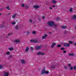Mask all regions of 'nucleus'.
<instances>
[{"mask_svg":"<svg viewBox=\"0 0 76 76\" xmlns=\"http://www.w3.org/2000/svg\"><path fill=\"white\" fill-rule=\"evenodd\" d=\"M48 74L49 73V72L48 71H46L45 69L44 68L43 70H42L41 72V74L42 75H44V74Z\"/></svg>","mask_w":76,"mask_h":76,"instance_id":"obj_1","label":"nucleus"},{"mask_svg":"<svg viewBox=\"0 0 76 76\" xmlns=\"http://www.w3.org/2000/svg\"><path fill=\"white\" fill-rule=\"evenodd\" d=\"M48 24L50 26H53L54 25V23L53 21H49L48 22Z\"/></svg>","mask_w":76,"mask_h":76,"instance_id":"obj_2","label":"nucleus"},{"mask_svg":"<svg viewBox=\"0 0 76 76\" xmlns=\"http://www.w3.org/2000/svg\"><path fill=\"white\" fill-rule=\"evenodd\" d=\"M63 46L65 47H68L70 46V43H65L63 44Z\"/></svg>","mask_w":76,"mask_h":76,"instance_id":"obj_3","label":"nucleus"},{"mask_svg":"<svg viewBox=\"0 0 76 76\" xmlns=\"http://www.w3.org/2000/svg\"><path fill=\"white\" fill-rule=\"evenodd\" d=\"M45 54V53H42L41 52H39L37 53V55H41L42 56H43Z\"/></svg>","mask_w":76,"mask_h":76,"instance_id":"obj_4","label":"nucleus"},{"mask_svg":"<svg viewBox=\"0 0 76 76\" xmlns=\"http://www.w3.org/2000/svg\"><path fill=\"white\" fill-rule=\"evenodd\" d=\"M30 42H34L35 43H37V42H38V41L36 39L31 40H30Z\"/></svg>","mask_w":76,"mask_h":76,"instance_id":"obj_5","label":"nucleus"},{"mask_svg":"<svg viewBox=\"0 0 76 76\" xmlns=\"http://www.w3.org/2000/svg\"><path fill=\"white\" fill-rule=\"evenodd\" d=\"M48 37V35H47V34H45L43 36H42V39H46V38Z\"/></svg>","mask_w":76,"mask_h":76,"instance_id":"obj_6","label":"nucleus"},{"mask_svg":"<svg viewBox=\"0 0 76 76\" xmlns=\"http://www.w3.org/2000/svg\"><path fill=\"white\" fill-rule=\"evenodd\" d=\"M42 47V46H36V50H39L40 48H41V47Z\"/></svg>","mask_w":76,"mask_h":76,"instance_id":"obj_7","label":"nucleus"},{"mask_svg":"<svg viewBox=\"0 0 76 76\" xmlns=\"http://www.w3.org/2000/svg\"><path fill=\"white\" fill-rule=\"evenodd\" d=\"M56 43H53L51 45V48H53L54 46H56Z\"/></svg>","mask_w":76,"mask_h":76,"instance_id":"obj_8","label":"nucleus"},{"mask_svg":"<svg viewBox=\"0 0 76 76\" xmlns=\"http://www.w3.org/2000/svg\"><path fill=\"white\" fill-rule=\"evenodd\" d=\"M4 76H9V73L7 72H4Z\"/></svg>","mask_w":76,"mask_h":76,"instance_id":"obj_9","label":"nucleus"},{"mask_svg":"<svg viewBox=\"0 0 76 76\" xmlns=\"http://www.w3.org/2000/svg\"><path fill=\"white\" fill-rule=\"evenodd\" d=\"M33 7L35 9H38L39 7V6L38 5H34L33 6Z\"/></svg>","mask_w":76,"mask_h":76,"instance_id":"obj_10","label":"nucleus"},{"mask_svg":"<svg viewBox=\"0 0 76 76\" xmlns=\"http://www.w3.org/2000/svg\"><path fill=\"white\" fill-rule=\"evenodd\" d=\"M29 47H26V48L25 50V52H27V51H29Z\"/></svg>","mask_w":76,"mask_h":76,"instance_id":"obj_11","label":"nucleus"},{"mask_svg":"<svg viewBox=\"0 0 76 76\" xmlns=\"http://www.w3.org/2000/svg\"><path fill=\"white\" fill-rule=\"evenodd\" d=\"M16 16V14H14L12 16V18H15Z\"/></svg>","mask_w":76,"mask_h":76,"instance_id":"obj_12","label":"nucleus"},{"mask_svg":"<svg viewBox=\"0 0 76 76\" xmlns=\"http://www.w3.org/2000/svg\"><path fill=\"white\" fill-rule=\"evenodd\" d=\"M67 28V26H61V28L62 29H65Z\"/></svg>","mask_w":76,"mask_h":76,"instance_id":"obj_13","label":"nucleus"},{"mask_svg":"<svg viewBox=\"0 0 76 76\" xmlns=\"http://www.w3.org/2000/svg\"><path fill=\"white\" fill-rule=\"evenodd\" d=\"M15 42L16 43H18V42H20V40L18 39L15 40Z\"/></svg>","mask_w":76,"mask_h":76,"instance_id":"obj_14","label":"nucleus"},{"mask_svg":"<svg viewBox=\"0 0 76 76\" xmlns=\"http://www.w3.org/2000/svg\"><path fill=\"white\" fill-rule=\"evenodd\" d=\"M52 2L54 4H56V3H57V1H56L55 0H53L52 1Z\"/></svg>","mask_w":76,"mask_h":76,"instance_id":"obj_15","label":"nucleus"},{"mask_svg":"<svg viewBox=\"0 0 76 76\" xmlns=\"http://www.w3.org/2000/svg\"><path fill=\"white\" fill-rule=\"evenodd\" d=\"M6 54L7 55H10V52L8 51L6 52Z\"/></svg>","mask_w":76,"mask_h":76,"instance_id":"obj_16","label":"nucleus"},{"mask_svg":"<svg viewBox=\"0 0 76 76\" xmlns=\"http://www.w3.org/2000/svg\"><path fill=\"white\" fill-rule=\"evenodd\" d=\"M73 19H76V15L73 16Z\"/></svg>","mask_w":76,"mask_h":76,"instance_id":"obj_17","label":"nucleus"},{"mask_svg":"<svg viewBox=\"0 0 76 76\" xmlns=\"http://www.w3.org/2000/svg\"><path fill=\"white\" fill-rule=\"evenodd\" d=\"M8 49L10 50V51H13V48H9Z\"/></svg>","mask_w":76,"mask_h":76,"instance_id":"obj_18","label":"nucleus"},{"mask_svg":"<svg viewBox=\"0 0 76 76\" xmlns=\"http://www.w3.org/2000/svg\"><path fill=\"white\" fill-rule=\"evenodd\" d=\"M69 56H73L74 55V54L73 53H69L68 54Z\"/></svg>","mask_w":76,"mask_h":76,"instance_id":"obj_19","label":"nucleus"},{"mask_svg":"<svg viewBox=\"0 0 76 76\" xmlns=\"http://www.w3.org/2000/svg\"><path fill=\"white\" fill-rule=\"evenodd\" d=\"M6 9H8L9 10H11L9 8V6H7V7H6Z\"/></svg>","mask_w":76,"mask_h":76,"instance_id":"obj_20","label":"nucleus"},{"mask_svg":"<svg viewBox=\"0 0 76 76\" xmlns=\"http://www.w3.org/2000/svg\"><path fill=\"white\" fill-rule=\"evenodd\" d=\"M56 66L55 65H52L51 66L52 68L53 69H54L55 67H56Z\"/></svg>","mask_w":76,"mask_h":76,"instance_id":"obj_21","label":"nucleus"},{"mask_svg":"<svg viewBox=\"0 0 76 76\" xmlns=\"http://www.w3.org/2000/svg\"><path fill=\"white\" fill-rule=\"evenodd\" d=\"M13 56V55H10L9 56V57L8 58L9 59L12 58V56Z\"/></svg>","mask_w":76,"mask_h":76,"instance_id":"obj_22","label":"nucleus"},{"mask_svg":"<svg viewBox=\"0 0 76 76\" xmlns=\"http://www.w3.org/2000/svg\"><path fill=\"white\" fill-rule=\"evenodd\" d=\"M69 11L70 12H73V10H72V8H71L70 9Z\"/></svg>","mask_w":76,"mask_h":76,"instance_id":"obj_23","label":"nucleus"},{"mask_svg":"<svg viewBox=\"0 0 76 76\" xmlns=\"http://www.w3.org/2000/svg\"><path fill=\"white\" fill-rule=\"evenodd\" d=\"M69 69L71 70H73V67L72 66H71L70 68Z\"/></svg>","mask_w":76,"mask_h":76,"instance_id":"obj_24","label":"nucleus"},{"mask_svg":"<svg viewBox=\"0 0 76 76\" xmlns=\"http://www.w3.org/2000/svg\"><path fill=\"white\" fill-rule=\"evenodd\" d=\"M21 62L23 63V64H24V63H25V60H22L21 61Z\"/></svg>","mask_w":76,"mask_h":76,"instance_id":"obj_25","label":"nucleus"},{"mask_svg":"<svg viewBox=\"0 0 76 76\" xmlns=\"http://www.w3.org/2000/svg\"><path fill=\"white\" fill-rule=\"evenodd\" d=\"M73 42H72V41H69V44H72L73 43Z\"/></svg>","mask_w":76,"mask_h":76,"instance_id":"obj_26","label":"nucleus"},{"mask_svg":"<svg viewBox=\"0 0 76 76\" xmlns=\"http://www.w3.org/2000/svg\"><path fill=\"white\" fill-rule=\"evenodd\" d=\"M18 28H19V27L18 26H16L15 27V29H18Z\"/></svg>","mask_w":76,"mask_h":76,"instance_id":"obj_27","label":"nucleus"},{"mask_svg":"<svg viewBox=\"0 0 76 76\" xmlns=\"http://www.w3.org/2000/svg\"><path fill=\"white\" fill-rule=\"evenodd\" d=\"M3 68V65H0V69H1Z\"/></svg>","mask_w":76,"mask_h":76,"instance_id":"obj_28","label":"nucleus"},{"mask_svg":"<svg viewBox=\"0 0 76 76\" xmlns=\"http://www.w3.org/2000/svg\"><path fill=\"white\" fill-rule=\"evenodd\" d=\"M61 45H57V47H61Z\"/></svg>","mask_w":76,"mask_h":76,"instance_id":"obj_29","label":"nucleus"},{"mask_svg":"<svg viewBox=\"0 0 76 76\" xmlns=\"http://www.w3.org/2000/svg\"><path fill=\"white\" fill-rule=\"evenodd\" d=\"M64 48H63V47H62V48H61V50H64Z\"/></svg>","mask_w":76,"mask_h":76,"instance_id":"obj_30","label":"nucleus"},{"mask_svg":"<svg viewBox=\"0 0 76 76\" xmlns=\"http://www.w3.org/2000/svg\"><path fill=\"white\" fill-rule=\"evenodd\" d=\"M12 25H15V24H16V22H13L12 23Z\"/></svg>","mask_w":76,"mask_h":76,"instance_id":"obj_31","label":"nucleus"},{"mask_svg":"<svg viewBox=\"0 0 76 76\" xmlns=\"http://www.w3.org/2000/svg\"><path fill=\"white\" fill-rule=\"evenodd\" d=\"M30 49L31 51H32V50H34V49H33V47H30Z\"/></svg>","mask_w":76,"mask_h":76,"instance_id":"obj_32","label":"nucleus"},{"mask_svg":"<svg viewBox=\"0 0 76 76\" xmlns=\"http://www.w3.org/2000/svg\"><path fill=\"white\" fill-rule=\"evenodd\" d=\"M60 18H57L56 19V20H60Z\"/></svg>","mask_w":76,"mask_h":76,"instance_id":"obj_33","label":"nucleus"},{"mask_svg":"<svg viewBox=\"0 0 76 76\" xmlns=\"http://www.w3.org/2000/svg\"><path fill=\"white\" fill-rule=\"evenodd\" d=\"M74 70H76V66H74Z\"/></svg>","mask_w":76,"mask_h":76,"instance_id":"obj_34","label":"nucleus"},{"mask_svg":"<svg viewBox=\"0 0 76 76\" xmlns=\"http://www.w3.org/2000/svg\"><path fill=\"white\" fill-rule=\"evenodd\" d=\"M32 33L33 34H35V31H33L32 32Z\"/></svg>","mask_w":76,"mask_h":76,"instance_id":"obj_35","label":"nucleus"},{"mask_svg":"<svg viewBox=\"0 0 76 76\" xmlns=\"http://www.w3.org/2000/svg\"><path fill=\"white\" fill-rule=\"evenodd\" d=\"M64 69H67V66H64Z\"/></svg>","mask_w":76,"mask_h":76,"instance_id":"obj_36","label":"nucleus"},{"mask_svg":"<svg viewBox=\"0 0 76 76\" xmlns=\"http://www.w3.org/2000/svg\"><path fill=\"white\" fill-rule=\"evenodd\" d=\"M21 6L22 7H24V6H25V4H21Z\"/></svg>","mask_w":76,"mask_h":76,"instance_id":"obj_37","label":"nucleus"},{"mask_svg":"<svg viewBox=\"0 0 76 76\" xmlns=\"http://www.w3.org/2000/svg\"><path fill=\"white\" fill-rule=\"evenodd\" d=\"M3 10V8H0V11H2Z\"/></svg>","mask_w":76,"mask_h":76,"instance_id":"obj_38","label":"nucleus"},{"mask_svg":"<svg viewBox=\"0 0 76 76\" xmlns=\"http://www.w3.org/2000/svg\"><path fill=\"white\" fill-rule=\"evenodd\" d=\"M54 27H57V25L55 24L53 25Z\"/></svg>","mask_w":76,"mask_h":76,"instance_id":"obj_39","label":"nucleus"},{"mask_svg":"<svg viewBox=\"0 0 76 76\" xmlns=\"http://www.w3.org/2000/svg\"><path fill=\"white\" fill-rule=\"evenodd\" d=\"M29 21L30 22H32V20L30 19L29 20Z\"/></svg>","mask_w":76,"mask_h":76,"instance_id":"obj_40","label":"nucleus"},{"mask_svg":"<svg viewBox=\"0 0 76 76\" xmlns=\"http://www.w3.org/2000/svg\"><path fill=\"white\" fill-rule=\"evenodd\" d=\"M68 66H69V67L71 66V64H68Z\"/></svg>","mask_w":76,"mask_h":76,"instance_id":"obj_41","label":"nucleus"},{"mask_svg":"<svg viewBox=\"0 0 76 76\" xmlns=\"http://www.w3.org/2000/svg\"><path fill=\"white\" fill-rule=\"evenodd\" d=\"M42 19H45V17L44 16H43L42 18Z\"/></svg>","mask_w":76,"mask_h":76,"instance_id":"obj_42","label":"nucleus"},{"mask_svg":"<svg viewBox=\"0 0 76 76\" xmlns=\"http://www.w3.org/2000/svg\"><path fill=\"white\" fill-rule=\"evenodd\" d=\"M29 34V32L27 31V34Z\"/></svg>","mask_w":76,"mask_h":76,"instance_id":"obj_43","label":"nucleus"},{"mask_svg":"<svg viewBox=\"0 0 76 76\" xmlns=\"http://www.w3.org/2000/svg\"><path fill=\"white\" fill-rule=\"evenodd\" d=\"M63 52L64 53H66V51H63Z\"/></svg>","mask_w":76,"mask_h":76,"instance_id":"obj_44","label":"nucleus"},{"mask_svg":"<svg viewBox=\"0 0 76 76\" xmlns=\"http://www.w3.org/2000/svg\"><path fill=\"white\" fill-rule=\"evenodd\" d=\"M56 7V6L54 5H53V7Z\"/></svg>","mask_w":76,"mask_h":76,"instance_id":"obj_45","label":"nucleus"},{"mask_svg":"<svg viewBox=\"0 0 76 76\" xmlns=\"http://www.w3.org/2000/svg\"><path fill=\"white\" fill-rule=\"evenodd\" d=\"M39 21H41V19L40 18H39Z\"/></svg>","mask_w":76,"mask_h":76,"instance_id":"obj_46","label":"nucleus"},{"mask_svg":"<svg viewBox=\"0 0 76 76\" xmlns=\"http://www.w3.org/2000/svg\"><path fill=\"white\" fill-rule=\"evenodd\" d=\"M10 34H8V36H10Z\"/></svg>","mask_w":76,"mask_h":76,"instance_id":"obj_47","label":"nucleus"},{"mask_svg":"<svg viewBox=\"0 0 76 76\" xmlns=\"http://www.w3.org/2000/svg\"><path fill=\"white\" fill-rule=\"evenodd\" d=\"M75 45H76V43L74 44Z\"/></svg>","mask_w":76,"mask_h":76,"instance_id":"obj_48","label":"nucleus"},{"mask_svg":"<svg viewBox=\"0 0 76 76\" xmlns=\"http://www.w3.org/2000/svg\"><path fill=\"white\" fill-rule=\"evenodd\" d=\"M50 9H52V8H51V7H50Z\"/></svg>","mask_w":76,"mask_h":76,"instance_id":"obj_49","label":"nucleus"},{"mask_svg":"<svg viewBox=\"0 0 76 76\" xmlns=\"http://www.w3.org/2000/svg\"><path fill=\"white\" fill-rule=\"evenodd\" d=\"M1 15V13H0V16Z\"/></svg>","mask_w":76,"mask_h":76,"instance_id":"obj_50","label":"nucleus"},{"mask_svg":"<svg viewBox=\"0 0 76 76\" xmlns=\"http://www.w3.org/2000/svg\"><path fill=\"white\" fill-rule=\"evenodd\" d=\"M50 34H51V32H50Z\"/></svg>","mask_w":76,"mask_h":76,"instance_id":"obj_51","label":"nucleus"},{"mask_svg":"<svg viewBox=\"0 0 76 76\" xmlns=\"http://www.w3.org/2000/svg\"><path fill=\"white\" fill-rule=\"evenodd\" d=\"M71 0V1H72V0Z\"/></svg>","mask_w":76,"mask_h":76,"instance_id":"obj_52","label":"nucleus"}]
</instances>
